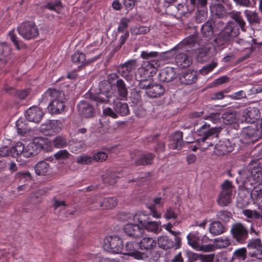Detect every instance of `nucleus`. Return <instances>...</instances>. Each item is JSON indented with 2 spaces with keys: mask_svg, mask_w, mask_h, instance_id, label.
I'll return each instance as SVG.
<instances>
[{
  "mask_svg": "<svg viewBox=\"0 0 262 262\" xmlns=\"http://www.w3.org/2000/svg\"><path fill=\"white\" fill-rule=\"evenodd\" d=\"M41 150L46 152L51 151V143L48 138H35L26 147L20 142L15 143L10 152L14 155L29 158L37 155Z\"/></svg>",
  "mask_w": 262,
  "mask_h": 262,
  "instance_id": "1",
  "label": "nucleus"
},
{
  "mask_svg": "<svg viewBox=\"0 0 262 262\" xmlns=\"http://www.w3.org/2000/svg\"><path fill=\"white\" fill-rule=\"evenodd\" d=\"M85 95L97 107H103L109 103L113 96L112 85L108 81L103 80L99 83L97 88H91Z\"/></svg>",
  "mask_w": 262,
  "mask_h": 262,
  "instance_id": "2",
  "label": "nucleus"
},
{
  "mask_svg": "<svg viewBox=\"0 0 262 262\" xmlns=\"http://www.w3.org/2000/svg\"><path fill=\"white\" fill-rule=\"evenodd\" d=\"M65 96L64 93L59 90L49 89L42 96V101H50L48 109L52 114H61L63 111Z\"/></svg>",
  "mask_w": 262,
  "mask_h": 262,
  "instance_id": "3",
  "label": "nucleus"
},
{
  "mask_svg": "<svg viewBox=\"0 0 262 262\" xmlns=\"http://www.w3.org/2000/svg\"><path fill=\"white\" fill-rule=\"evenodd\" d=\"M239 34L238 27L233 22L228 23L213 39L214 46L219 50L227 48Z\"/></svg>",
  "mask_w": 262,
  "mask_h": 262,
  "instance_id": "4",
  "label": "nucleus"
},
{
  "mask_svg": "<svg viewBox=\"0 0 262 262\" xmlns=\"http://www.w3.org/2000/svg\"><path fill=\"white\" fill-rule=\"evenodd\" d=\"M195 133L199 136L201 137L198 139L200 142L201 147L203 149H207L210 146H212L214 144L210 141L213 137L217 138L221 132V129L217 127H211L209 124L204 122L200 126L198 124L194 126Z\"/></svg>",
  "mask_w": 262,
  "mask_h": 262,
  "instance_id": "5",
  "label": "nucleus"
},
{
  "mask_svg": "<svg viewBox=\"0 0 262 262\" xmlns=\"http://www.w3.org/2000/svg\"><path fill=\"white\" fill-rule=\"evenodd\" d=\"M138 67L137 59H129L119 66L118 72L126 81L130 82L133 80Z\"/></svg>",
  "mask_w": 262,
  "mask_h": 262,
  "instance_id": "6",
  "label": "nucleus"
},
{
  "mask_svg": "<svg viewBox=\"0 0 262 262\" xmlns=\"http://www.w3.org/2000/svg\"><path fill=\"white\" fill-rule=\"evenodd\" d=\"M19 34L26 40L36 38L38 35L37 26L34 22L25 21L17 27Z\"/></svg>",
  "mask_w": 262,
  "mask_h": 262,
  "instance_id": "7",
  "label": "nucleus"
},
{
  "mask_svg": "<svg viewBox=\"0 0 262 262\" xmlns=\"http://www.w3.org/2000/svg\"><path fill=\"white\" fill-rule=\"evenodd\" d=\"M104 249L112 253H121L123 250L122 239L118 236H109L104 239Z\"/></svg>",
  "mask_w": 262,
  "mask_h": 262,
  "instance_id": "8",
  "label": "nucleus"
},
{
  "mask_svg": "<svg viewBox=\"0 0 262 262\" xmlns=\"http://www.w3.org/2000/svg\"><path fill=\"white\" fill-rule=\"evenodd\" d=\"M246 179L244 180V185L247 188L250 185L255 187V185L262 184V168L260 167H254L249 171Z\"/></svg>",
  "mask_w": 262,
  "mask_h": 262,
  "instance_id": "9",
  "label": "nucleus"
},
{
  "mask_svg": "<svg viewBox=\"0 0 262 262\" xmlns=\"http://www.w3.org/2000/svg\"><path fill=\"white\" fill-rule=\"evenodd\" d=\"M198 34L196 32L194 33L192 35L185 38L181 42L173 47L171 50L166 52L165 53V54L167 55V57H171L176 54L175 51L179 49L182 48L185 46L194 47L196 44H198Z\"/></svg>",
  "mask_w": 262,
  "mask_h": 262,
  "instance_id": "10",
  "label": "nucleus"
},
{
  "mask_svg": "<svg viewBox=\"0 0 262 262\" xmlns=\"http://www.w3.org/2000/svg\"><path fill=\"white\" fill-rule=\"evenodd\" d=\"M231 232L233 237L238 243H244L248 237L247 229L240 223L232 225Z\"/></svg>",
  "mask_w": 262,
  "mask_h": 262,
  "instance_id": "11",
  "label": "nucleus"
},
{
  "mask_svg": "<svg viewBox=\"0 0 262 262\" xmlns=\"http://www.w3.org/2000/svg\"><path fill=\"white\" fill-rule=\"evenodd\" d=\"M242 135L245 140L254 143L262 138L261 131L255 125L248 126L243 129Z\"/></svg>",
  "mask_w": 262,
  "mask_h": 262,
  "instance_id": "12",
  "label": "nucleus"
},
{
  "mask_svg": "<svg viewBox=\"0 0 262 262\" xmlns=\"http://www.w3.org/2000/svg\"><path fill=\"white\" fill-rule=\"evenodd\" d=\"M61 129V123L57 120H48L40 126V132L46 136H51L57 134Z\"/></svg>",
  "mask_w": 262,
  "mask_h": 262,
  "instance_id": "13",
  "label": "nucleus"
},
{
  "mask_svg": "<svg viewBox=\"0 0 262 262\" xmlns=\"http://www.w3.org/2000/svg\"><path fill=\"white\" fill-rule=\"evenodd\" d=\"M165 202V198L160 196L154 198L151 202L146 204L147 208L150 210V213L153 217L161 218V214L158 210V208H162Z\"/></svg>",
  "mask_w": 262,
  "mask_h": 262,
  "instance_id": "14",
  "label": "nucleus"
},
{
  "mask_svg": "<svg viewBox=\"0 0 262 262\" xmlns=\"http://www.w3.org/2000/svg\"><path fill=\"white\" fill-rule=\"evenodd\" d=\"M139 249H140L138 242H128L126 243L121 253L132 256L137 259H143L144 254L139 252Z\"/></svg>",
  "mask_w": 262,
  "mask_h": 262,
  "instance_id": "15",
  "label": "nucleus"
},
{
  "mask_svg": "<svg viewBox=\"0 0 262 262\" xmlns=\"http://www.w3.org/2000/svg\"><path fill=\"white\" fill-rule=\"evenodd\" d=\"M234 149V145H233L229 140H224L220 141L215 145L214 152L217 156H223L230 153Z\"/></svg>",
  "mask_w": 262,
  "mask_h": 262,
  "instance_id": "16",
  "label": "nucleus"
},
{
  "mask_svg": "<svg viewBox=\"0 0 262 262\" xmlns=\"http://www.w3.org/2000/svg\"><path fill=\"white\" fill-rule=\"evenodd\" d=\"M77 107L79 114L83 117L87 118L93 117L95 114L93 106L86 101H80L78 103Z\"/></svg>",
  "mask_w": 262,
  "mask_h": 262,
  "instance_id": "17",
  "label": "nucleus"
},
{
  "mask_svg": "<svg viewBox=\"0 0 262 262\" xmlns=\"http://www.w3.org/2000/svg\"><path fill=\"white\" fill-rule=\"evenodd\" d=\"M43 116V112L37 106H32L29 108L25 113L26 119L30 122L39 123Z\"/></svg>",
  "mask_w": 262,
  "mask_h": 262,
  "instance_id": "18",
  "label": "nucleus"
},
{
  "mask_svg": "<svg viewBox=\"0 0 262 262\" xmlns=\"http://www.w3.org/2000/svg\"><path fill=\"white\" fill-rule=\"evenodd\" d=\"M71 60L75 64L78 65V70H81L83 68L89 65L95 59L86 60L85 55L79 51L75 52L71 56Z\"/></svg>",
  "mask_w": 262,
  "mask_h": 262,
  "instance_id": "19",
  "label": "nucleus"
},
{
  "mask_svg": "<svg viewBox=\"0 0 262 262\" xmlns=\"http://www.w3.org/2000/svg\"><path fill=\"white\" fill-rule=\"evenodd\" d=\"M124 232L129 237L137 238L142 236L143 229L137 224L128 223L123 228Z\"/></svg>",
  "mask_w": 262,
  "mask_h": 262,
  "instance_id": "20",
  "label": "nucleus"
},
{
  "mask_svg": "<svg viewBox=\"0 0 262 262\" xmlns=\"http://www.w3.org/2000/svg\"><path fill=\"white\" fill-rule=\"evenodd\" d=\"M248 247L249 249L252 250V251L249 252V255L259 259H262V244L260 239L251 240L248 244Z\"/></svg>",
  "mask_w": 262,
  "mask_h": 262,
  "instance_id": "21",
  "label": "nucleus"
},
{
  "mask_svg": "<svg viewBox=\"0 0 262 262\" xmlns=\"http://www.w3.org/2000/svg\"><path fill=\"white\" fill-rule=\"evenodd\" d=\"M12 49L10 45L6 42L0 43V62L3 66L6 65L11 59Z\"/></svg>",
  "mask_w": 262,
  "mask_h": 262,
  "instance_id": "22",
  "label": "nucleus"
},
{
  "mask_svg": "<svg viewBox=\"0 0 262 262\" xmlns=\"http://www.w3.org/2000/svg\"><path fill=\"white\" fill-rule=\"evenodd\" d=\"M158 56V52L156 51H142L141 53V57L145 60H149L147 63V67L157 69L160 66L159 61L156 59H152L153 58L157 57Z\"/></svg>",
  "mask_w": 262,
  "mask_h": 262,
  "instance_id": "23",
  "label": "nucleus"
},
{
  "mask_svg": "<svg viewBox=\"0 0 262 262\" xmlns=\"http://www.w3.org/2000/svg\"><path fill=\"white\" fill-rule=\"evenodd\" d=\"M170 142L171 143L169 144L170 148L181 149L184 144L183 133L178 131L173 133L170 137Z\"/></svg>",
  "mask_w": 262,
  "mask_h": 262,
  "instance_id": "24",
  "label": "nucleus"
},
{
  "mask_svg": "<svg viewBox=\"0 0 262 262\" xmlns=\"http://www.w3.org/2000/svg\"><path fill=\"white\" fill-rule=\"evenodd\" d=\"M198 80V73L194 70H189L183 73L180 76V80L182 84L186 85L192 84Z\"/></svg>",
  "mask_w": 262,
  "mask_h": 262,
  "instance_id": "25",
  "label": "nucleus"
},
{
  "mask_svg": "<svg viewBox=\"0 0 262 262\" xmlns=\"http://www.w3.org/2000/svg\"><path fill=\"white\" fill-rule=\"evenodd\" d=\"M165 89L160 84L152 83L150 87L147 88L145 94L149 98H156L161 97L164 93Z\"/></svg>",
  "mask_w": 262,
  "mask_h": 262,
  "instance_id": "26",
  "label": "nucleus"
},
{
  "mask_svg": "<svg viewBox=\"0 0 262 262\" xmlns=\"http://www.w3.org/2000/svg\"><path fill=\"white\" fill-rule=\"evenodd\" d=\"M158 77L161 81L165 82H170L176 78L174 69L171 67H166L160 71Z\"/></svg>",
  "mask_w": 262,
  "mask_h": 262,
  "instance_id": "27",
  "label": "nucleus"
},
{
  "mask_svg": "<svg viewBox=\"0 0 262 262\" xmlns=\"http://www.w3.org/2000/svg\"><path fill=\"white\" fill-rule=\"evenodd\" d=\"M113 107L118 115L126 116L129 114V110L127 104L125 102H122L117 99L114 100Z\"/></svg>",
  "mask_w": 262,
  "mask_h": 262,
  "instance_id": "28",
  "label": "nucleus"
},
{
  "mask_svg": "<svg viewBox=\"0 0 262 262\" xmlns=\"http://www.w3.org/2000/svg\"><path fill=\"white\" fill-rule=\"evenodd\" d=\"M214 21L213 19H209L201 27V31L202 36L207 39H210L213 35Z\"/></svg>",
  "mask_w": 262,
  "mask_h": 262,
  "instance_id": "29",
  "label": "nucleus"
},
{
  "mask_svg": "<svg viewBox=\"0 0 262 262\" xmlns=\"http://www.w3.org/2000/svg\"><path fill=\"white\" fill-rule=\"evenodd\" d=\"M177 65L181 69H185L189 67L192 62L191 58L186 53H181L177 54L175 58Z\"/></svg>",
  "mask_w": 262,
  "mask_h": 262,
  "instance_id": "30",
  "label": "nucleus"
},
{
  "mask_svg": "<svg viewBox=\"0 0 262 262\" xmlns=\"http://www.w3.org/2000/svg\"><path fill=\"white\" fill-rule=\"evenodd\" d=\"M243 117L246 122L253 123L259 117L258 110L252 107H247L243 112Z\"/></svg>",
  "mask_w": 262,
  "mask_h": 262,
  "instance_id": "31",
  "label": "nucleus"
},
{
  "mask_svg": "<svg viewBox=\"0 0 262 262\" xmlns=\"http://www.w3.org/2000/svg\"><path fill=\"white\" fill-rule=\"evenodd\" d=\"M35 173L38 176H46L51 172V167L48 162L41 161L38 162L34 167Z\"/></svg>",
  "mask_w": 262,
  "mask_h": 262,
  "instance_id": "32",
  "label": "nucleus"
},
{
  "mask_svg": "<svg viewBox=\"0 0 262 262\" xmlns=\"http://www.w3.org/2000/svg\"><path fill=\"white\" fill-rule=\"evenodd\" d=\"M139 249L141 250L148 251L155 248L157 242L155 239L150 237H143L140 242H138Z\"/></svg>",
  "mask_w": 262,
  "mask_h": 262,
  "instance_id": "33",
  "label": "nucleus"
},
{
  "mask_svg": "<svg viewBox=\"0 0 262 262\" xmlns=\"http://www.w3.org/2000/svg\"><path fill=\"white\" fill-rule=\"evenodd\" d=\"M245 16L251 26L259 25L261 18L258 16V13L250 10H246L244 11Z\"/></svg>",
  "mask_w": 262,
  "mask_h": 262,
  "instance_id": "34",
  "label": "nucleus"
},
{
  "mask_svg": "<svg viewBox=\"0 0 262 262\" xmlns=\"http://www.w3.org/2000/svg\"><path fill=\"white\" fill-rule=\"evenodd\" d=\"M121 174L119 171H112L106 173L102 176L104 183L108 185H113L117 181V179L121 178Z\"/></svg>",
  "mask_w": 262,
  "mask_h": 262,
  "instance_id": "35",
  "label": "nucleus"
},
{
  "mask_svg": "<svg viewBox=\"0 0 262 262\" xmlns=\"http://www.w3.org/2000/svg\"><path fill=\"white\" fill-rule=\"evenodd\" d=\"M210 10L213 16L219 18H223L227 15L226 11L221 4H212L210 6Z\"/></svg>",
  "mask_w": 262,
  "mask_h": 262,
  "instance_id": "36",
  "label": "nucleus"
},
{
  "mask_svg": "<svg viewBox=\"0 0 262 262\" xmlns=\"http://www.w3.org/2000/svg\"><path fill=\"white\" fill-rule=\"evenodd\" d=\"M5 90L9 93L10 95L16 96L20 100L25 99L28 95L29 93V89H25L20 91L16 90L13 87H9L6 85L4 86Z\"/></svg>",
  "mask_w": 262,
  "mask_h": 262,
  "instance_id": "37",
  "label": "nucleus"
},
{
  "mask_svg": "<svg viewBox=\"0 0 262 262\" xmlns=\"http://www.w3.org/2000/svg\"><path fill=\"white\" fill-rule=\"evenodd\" d=\"M51 143V147L53 145L56 148H63L68 144V140L65 136L58 135L51 141L48 139Z\"/></svg>",
  "mask_w": 262,
  "mask_h": 262,
  "instance_id": "38",
  "label": "nucleus"
},
{
  "mask_svg": "<svg viewBox=\"0 0 262 262\" xmlns=\"http://www.w3.org/2000/svg\"><path fill=\"white\" fill-rule=\"evenodd\" d=\"M205 238L206 237L204 236L201 240L198 234L193 233H190L187 236L188 245L196 250L198 249L200 244L203 243Z\"/></svg>",
  "mask_w": 262,
  "mask_h": 262,
  "instance_id": "39",
  "label": "nucleus"
},
{
  "mask_svg": "<svg viewBox=\"0 0 262 262\" xmlns=\"http://www.w3.org/2000/svg\"><path fill=\"white\" fill-rule=\"evenodd\" d=\"M226 230L225 227L220 221H213L209 226V231L213 235H220Z\"/></svg>",
  "mask_w": 262,
  "mask_h": 262,
  "instance_id": "40",
  "label": "nucleus"
},
{
  "mask_svg": "<svg viewBox=\"0 0 262 262\" xmlns=\"http://www.w3.org/2000/svg\"><path fill=\"white\" fill-rule=\"evenodd\" d=\"M155 158L154 154L152 153H147L140 156L135 161V164L137 166L146 165L151 164Z\"/></svg>",
  "mask_w": 262,
  "mask_h": 262,
  "instance_id": "41",
  "label": "nucleus"
},
{
  "mask_svg": "<svg viewBox=\"0 0 262 262\" xmlns=\"http://www.w3.org/2000/svg\"><path fill=\"white\" fill-rule=\"evenodd\" d=\"M159 247L164 250L170 249L174 247V242L167 236H161L158 238Z\"/></svg>",
  "mask_w": 262,
  "mask_h": 262,
  "instance_id": "42",
  "label": "nucleus"
},
{
  "mask_svg": "<svg viewBox=\"0 0 262 262\" xmlns=\"http://www.w3.org/2000/svg\"><path fill=\"white\" fill-rule=\"evenodd\" d=\"M232 195V192H221L217 199V204L221 207L228 206L231 202Z\"/></svg>",
  "mask_w": 262,
  "mask_h": 262,
  "instance_id": "43",
  "label": "nucleus"
},
{
  "mask_svg": "<svg viewBox=\"0 0 262 262\" xmlns=\"http://www.w3.org/2000/svg\"><path fill=\"white\" fill-rule=\"evenodd\" d=\"M16 126L19 134L24 136L31 130L27 121L24 119L20 118L16 122Z\"/></svg>",
  "mask_w": 262,
  "mask_h": 262,
  "instance_id": "44",
  "label": "nucleus"
},
{
  "mask_svg": "<svg viewBox=\"0 0 262 262\" xmlns=\"http://www.w3.org/2000/svg\"><path fill=\"white\" fill-rule=\"evenodd\" d=\"M160 223V222L148 221L146 223L143 228L148 232L158 234L162 231Z\"/></svg>",
  "mask_w": 262,
  "mask_h": 262,
  "instance_id": "45",
  "label": "nucleus"
},
{
  "mask_svg": "<svg viewBox=\"0 0 262 262\" xmlns=\"http://www.w3.org/2000/svg\"><path fill=\"white\" fill-rule=\"evenodd\" d=\"M247 251L245 248H242L235 250L231 258L232 262H239L241 260H244L247 256Z\"/></svg>",
  "mask_w": 262,
  "mask_h": 262,
  "instance_id": "46",
  "label": "nucleus"
},
{
  "mask_svg": "<svg viewBox=\"0 0 262 262\" xmlns=\"http://www.w3.org/2000/svg\"><path fill=\"white\" fill-rule=\"evenodd\" d=\"M118 200L115 197L105 198L102 202H100L99 207L108 209L114 208L117 205Z\"/></svg>",
  "mask_w": 262,
  "mask_h": 262,
  "instance_id": "47",
  "label": "nucleus"
},
{
  "mask_svg": "<svg viewBox=\"0 0 262 262\" xmlns=\"http://www.w3.org/2000/svg\"><path fill=\"white\" fill-rule=\"evenodd\" d=\"M179 210L174 207H167L164 212L163 217L167 220H175L178 218L179 215Z\"/></svg>",
  "mask_w": 262,
  "mask_h": 262,
  "instance_id": "48",
  "label": "nucleus"
},
{
  "mask_svg": "<svg viewBox=\"0 0 262 262\" xmlns=\"http://www.w3.org/2000/svg\"><path fill=\"white\" fill-rule=\"evenodd\" d=\"M195 13V20L196 23L200 24L205 21L208 16V11L206 6L197 8Z\"/></svg>",
  "mask_w": 262,
  "mask_h": 262,
  "instance_id": "49",
  "label": "nucleus"
},
{
  "mask_svg": "<svg viewBox=\"0 0 262 262\" xmlns=\"http://www.w3.org/2000/svg\"><path fill=\"white\" fill-rule=\"evenodd\" d=\"M116 85L117 88L119 96L122 99L126 98L128 92L124 81L121 79H118L116 81Z\"/></svg>",
  "mask_w": 262,
  "mask_h": 262,
  "instance_id": "50",
  "label": "nucleus"
},
{
  "mask_svg": "<svg viewBox=\"0 0 262 262\" xmlns=\"http://www.w3.org/2000/svg\"><path fill=\"white\" fill-rule=\"evenodd\" d=\"M222 118L224 123L230 124L236 120V114L231 111H227L222 115Z\"/></svg>",
  "mask_w": 262,
  "mask_h": 262,
  "instance_id": "51",
  "label": "nucleus"
},
{
  "mask_svg": "<svg viewBox=\"0 0 262 262\" xmlns=\"http://www.w3.org/2000/svg\"><path fill=\"white\" fill-rule=\"evenodd\" d=\"M85 145L80 141H73L69 144V150L71 152L77 154L84 150Z\"/></svg>",
  "mask_w": 262,
  "mask_h": 262,
  "instance_id": "52",
  "label": "nucleus"
},
{
  "mask_svg": "<svg viewBox=\"0 0 262 262\" xmlns=\"http://www.w3.org/2000/svg\"><path fill=\"white\" fill-rule=\"evenodd\" d=\"M148 219L149 217L145 212H139L133 216L134 221L139 223L143 227L148 222Z\"/></svg>",
  "mask_w": 262,
  "mask_h": 262,
  "instance_id": "53",
  "label": "nucleus"
},
{
  "mask_svg": "<svg viewBox=\"0 0 262 262\" xmlns=\"http://www.w3.org/2000/svg\"><path fill=\"white\" fill-rule=\"evenodd\" d=\"M243 214L251 220H257L262 218V209H261L260 212L250 209H245L243 210Z\"/></svg>",
  "mask_w": 262,
  "mask_h": 262,
  "instance_id": "54",
  "label": "nucleus"
},
{
  "mask_svg": "<svg viewBox=\"0 0 262 262\" xmlns=\"http://www.w3.org/2000/svg\"><path fill=\"white\" fill-rule=\"evenodd\" d=\"M212 110L213 111L210 113L208 115L204 116V119L205 120H209L213 123H216L220 121L221 118L222 117V116H221V112L220 110H214L212 109Z\"/></svg>",
  "mask_w": 262,
  "mask_h": 262,
  "instance_id": "55",
  "label": "nucleus"
},
{
  "mask_svg": "<svg viewBox=\"0 0 262 262\" xmlns=\"http://www.w3.org/2000/svg\"><path fill=\"white\" fill-rule=\"evenodd\" d=\"M217 219L220 220L224 223H227L232 218V213L227 210H223L219 211L216 214Z\"/></svg>",
  "mask_w": 262,
  "mask_h": 262,
  "instance_id": "56",
  "label": "nucleus"
},
{
  "mask_svg": "<svg viewBox=\"0 0 262 262\" xmlns=\"http://www.w3.org/2000/svg\"><path fill=\"white\" fill-rule=\"evenodd\" d=\"M150 28L147 26H139L132 27L130 31L132 34L137 35L140 34H145L149 32Z\"/></svg>",
  "mask_w": 262,
  "mask_h": 262,
  "instance_id": "57",
  "label": "nucleus"
},
{
  "mask_svg": "<svg viewBox=\"0 0 262 262\" xmlns=\"http://www.w3.org/2000/svg\"><path fill=\"white\" fill-rule=\"evenodd\" d=\"M45 8L49 10L54 11L57 13H60L62 8V3L61 1H56L55 2H49L47 3L45 6Z\"/></svg>",
  "mask_w": 262,
  "mask_h": 262,
  "instance_id": "58",
  "label": "nucleus"
},
{
  "mask_svg": "<svg viewBox=\"0 0 262 262\" xmlns=\"http://www.w3.org/2000/svg\"><path fill=\"white\" fill-rule=\"evenodd\" d=\"M232 18L240 27L241 30L243 31H246V22L244 20L243 17L241 16L240 12H236L233 14Z\"/></svg>",
  "mask_w": 262,
  "mask_h": 262,
  "instance_id": "59",
  "label": "nucleus"
},
{
  "mask_svg": "<svg viewBox=\"0 0 262 262\" xmlns=\"http://www.w3.org/2000/svg\"><path fill=\"white\" fill-rule=\"evenodd\" d=\"M215 241L216 247L219 249L226 248L230 244V241L227 237H219Z\"/></svg>",
  "mask_w": 262,
  "mask_h": 262,
  "instance_id": "60",
  "label": "nucleus"
},
{
  "mask_svg": "<svg viewBox=\"0 0 262 262\" xmlns=\"http://www.w3.org/2000/svg\"><path fill=\"white\" fill-rule=\"evenodd\" d=\"M130 20L126 17H122L119 22V26L117 28V32L118 33L124 32L128 27Z\"/></svg>",
  "mask_w": 262,
  "mask_h": 262,
  "instance_id": "61",
  "label": "nucleus"
},
{
  "mask_svg": "<svg viewBox=\"0 0 262 262\" xmlns=\"http://www.w3.org/2000/svg\"><path fill=\"white\" fill-rule=\"evenodd\" d=\"M93 161L92 156L82 154L77 158L76 162L78 164L88 165Z\"/></svg>",
  "mask_w": 262,
  "mask_h": 262,
  "instance_id": "62",
  "label": "nucleus"
},
{
  "mask_svg": "<svg viewBox=\"0 0 262 262\" xmlns=\"http://www.w3.org/2000/svg\"><path fill=\"white\" fill-rule=\"evenodd\" d=\"M217 65V62L212 61L210 63L204 66L199 70V73L201 75H206L210 72L212 71Z\"/></svg>",
  "mask_w": 262,
  "mask_h": 262,
  "instance_id": "63",
  "label": "nucleus"
},
{
  "mask_svg": "<svg viewBox=\"0 0 262 262\" xmlns=\"http://www.w3.org/2000/svg\"><path fill=\"white\" fill-rule=\"evenodd\" d=\"M215 257V254L211 253L209 254H197V258L201 262H213Z\"/></svg>",
  "mask_w": 262,
  "mask_h": 262,
  "instance_id": "64",
  "label": "nucleus"
}]
</instances>
